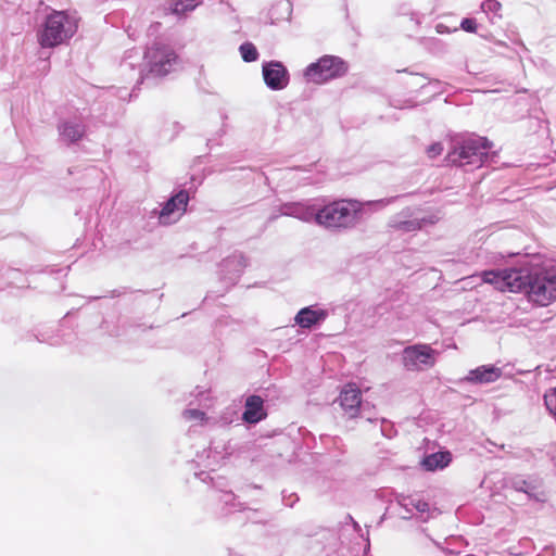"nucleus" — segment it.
<instances>
[{
	"label": "nucleus",
	"mask_w": 556,
	"mask_h": 556,
	"mask_svg": "<svg viewBox=\"0 0 556 556\" xmlns=\"http://www.w3.org/2000/svg\"><path fill=\"white\" fill-rule=\"evenodd\" d=\"M396 199L386 198L375 201L356 199H336L318 204L317 226L333 233H343L355 229L372 213L384 208Z\"/></svg>",
	"instance_id": "nucleus-1"
},
{
	"label": "nucleus",
	"mask_w": 556,
	"mask_h": 556,
	"mask_svg": "<svg viewBox=\"0 0 556 556\" xmlns=\"http://www.w3.org/2000/svg\"><path fill=\"white\" fill-rule=\"evenodd\" d=\"M78 29V18L66 11L53 10L38 29V43L41 48H55L66 43Z\"/></svg>",
	"instance_id": "nucleus-2"
},
{
	"label": "nucleus",
	"mask_w": 556,
	"mask_h": 556,
	"mask_svg": "<svg viewBox=\"0 0 556 556\" xmlns=\"http://www.w3.org/2000/svg\"><path fill=\"white\" fill-rule=\"evenodd\" d=\"M493 143L485 137H468L454 142L452 150L447 153L445 162L447 164L472 168L481 167L493 156L490 151Z\"/></svg>",
	"instance_id": "nucleus-3"
},
{
	"label": "nucleus",
	"mask_w": 556,
	"mask_h": 556,
	"mask_svg": "<svg viewBox=\"0 0 556 556\" xmlns=\"http://www.w3.org/2000/svg\"><path fill=\"white\" fill-rule=\"evenodd\" d=\"M534 267L504 268L484 270L482 280L485 283L493 285L496 290L502 292L530 291Z\"/></svg>",
	"instance_id": "nucleus-4"
},
{
	"label": "nucleus",
	"mask_w": 556,
	"mask_h": 556,
	"mask_svg": "<svg viewBox=\"0 0 556 556\" xmlns=\"http://www.w3.org/2000/svg\"><path fill=\"white\" fill-rule=\"evenodd\" d=\"M144 62V68L148 73L143 75V70H140L138 83H142L149 75H167L177 62V54L172 47L161 42H154L151 47L147 48Z\"/></svg>",
	"instance_id": "nucleus-5"
},
{
	"label": "nucleus",
	"mask_w": 556,
	"mask_h": 556,
	"mask_svg": "<svg viewBox=\"0 0 556 556\" xmlns=\"http://www.w3.org/2000/svg\"><path fill=\"white\" fill-rule=\"evenodd\" d=\"M527 296L530 302L540 306L556 301V268H535Z\"/></svg>",
	"instance_id": "nucleus-6"
},
{
	"label": "nucleus",
	"mask_w": 556,
	"mask_h": 556,
	"mask_svg": "<svg viewBox=\"0 0 556 556\" xmlns=\"http://www.w3.org/2000/svg\"><path fill=\"white\" fill-rule=\"evenodd\" d=\"M346 72L348 65L343 59L336 55H324L304 70V77L307 81L324 84L343 76Z\"/></svg>",
	"instance_id": "nucleus-7"
},
{
	"label": "nucleus",
	"mask_w": 556,
	"mask_h": 556,
	"mask_svg": "<svg viewBox=\"0 0 556 556\" xmlns=\"http://www.w3.org/2000/svg\"><path fill=\"white\" fill-rule=\"evenodd\" d=\"M438 351L428 344H414L403 350L402 361L409 371L426 370L434 366Z\"/></svg>",
	"instance_id": "nucleus-8"
},
{
	"label": "nucleus",
	"mask_w": 556,
	"mask_h": 556,
	"mask_svg": "<svg viewBox=\"0 0 556 556\" xmlns=\"http://www.w3.org/2000/svg\"><path fill=\"white\" fill-rule=\"evenodd\" d=\"M338 402L349 418L361 416L370 422L372 421V418L366 414L367 404L362 403L361 391L357 388L351 384L346 386L341 391Z\"/></svg>",
	"instance_id": "nucleus-9"
},
{
	"label": "nucleus",
	"mask_w": 556,
	"mask_h": 556,
	"mask_svg": "<svg viewBox=\"0 0 556 556\" xmlns=\"http://www.w3.org/2000/svg\"><path fill=\"white\" fill-rule=\"evenodd\" d=\"M190 195L187 190H179L173 194L162 206L159 220L162 225H170L177 222L186 212Z\"/></svg>",
	"instance_id": "nucleus-10"
},
{
	"label": "nucleus",
	"mask_w": 556,
	"mask_h": 556,
	"mask_svg": "<svg viewBox=\"0 0 556 556\" xmlns=\"http://www.w3.org/2000/svg\"><path fill=\"white\" fill-rule=\"evenodd\" d=\"M317 213H318V204H307L301 202H290L280 205L279 214H273L269 216L268 220H275L279 215L290 216L298 218L305 223H315L317 224Z\"/></svg>",
	"instance_id": "nucleus-11"
},
{
	"label": "nucleus",
	"mask_w": 556,
	"mask_h": 556,
	"mask_svg": "<svg viewBox=\"0 0 556 556\" xmlns=\"http://www.w3.org/2000/svg\"><path fill=\"white\" fill-rule=\"evenodd\" d=\"M265 85L270 90L285 89L290 80L287 67L279 61L265 62L262 66Z\"/></svg>",
	"instance_id": "nucleus-12"
},
{
	"label": "nucleus",
	"mask_w": 556,
	"mask_h": 556,
	"mask_svg": "<svg viewBox=\"0 0 556 556\" xmlns=\"http://www.w3.org/2000/svg\"><path fill=\"white\" fill-rule=\"evenodd\" d=\"M427 224H433V220L416 215L409 207L404 208L399 214L393 216L389 223L390 227L402 232L417 231Z\"/></svg>",
	"instance_id": "nucleus-13"
},
{
	"label": "nucleus",
	"mask_w": 556,
	"mask_h": 556,
	"mask_svg": "<svg viewBox=\"0 0 556 556\" xmlns=\"http://www.w3.org/2000/svg\"><path fill=\"white\" fill-rule=\"evenodd\" d=\"M247 266L248 260L241 252L232 253L224 258L219 265L222 279L230 285H235Z\"/></svg>",
	"instance_id": "nucleus-14"
},
{
	"label": "nucleus",
	"mask_w": 556,
	"mask_h": 556,
	"mask_svg": "<svg viewBox=\"0 0 556 556\" xmlns=\"http://www.w3.org/2000/svg\"><path fill=\"white\" fill-rule=\"evenodd\" d=\"M502 374V368L495 365H482L469 370L463 381L471 384H488L498 380Z\"/></svg>",
	"instance_id": "nucleus-15"
},
{
	"label": "nucleus",
	"mask_w": 556,
	"mask_h": 556,
	"mask_svg": "<svg viewBox=\"0 0 556 556\" xmlns=\"http://www.w3.org/2000/svg\"><path fill=\"white\" fill-rule=\"evenodd\" d=\"M267 413L264 408V400L260 395L252 394L245 400L242 420L247 424H257L265 419Z\"/></svg>",
	"instance_id": "nucleus-16"
},
{
	"label": "nucleus",
	"mask_w": 556,
	"mask_h": 556,
	"mask_svg": "<svg viewBox=\"0 0 556 556\" xmlns=\"http://www.w3.org/2000/svg\"><path fill=\"white\" fill-rule=\"evenodd\" d=\"M58 130L60 139L70 144L80 140L86 132L85 125L77 119H64L59 123Z\"/></svg>",
	"instance_id": "nucleus-17"
},
{
	"label": "nucleus",
	"mask_w": 556,
	"mask_h": 556,
	"mask_svg": "<svg viewBox=\"0 0 556 556\" xmlns=\"http://www.w3.org/2000/svg\"><path fill=\"white\" fill-rule=\"evenodd\" d=\"M327 316L328 313L325 309H314L313 306H306L298 312L294 320L301 328L309 329L324 321Z\"/></svg>",
	"instance_id": "nucleus-18"
},
{
	"label": "nucleus",
	"mask_w": 556,
	"mask_h": 556,
	"mask_svg": "<svg viewBox=\"0 0 556 556\" xmlns=\"http://www.w3.org/2000/svg\"><path fill=\"white\" fill-rule=\"evenodd\" d=\"M452 462V454L448 451H440L427 455L422 459V467L428 471L443 469Z\"/></svg>",
	"instance_id": "nucleus-19"
},
{
	"label": "nucleus",
	"mask_w": 556,
	"mask_h": 556,
	"mask_svg": "<svg viewBox=\"0 0 556 556\" xmlns=\"http://www.w3.org/2000/svg\"><path fill=\"white\" fill-rule=\"evenodd\" d=\"M509 484L515 491L526 493L529 497L539 500L538 490L540 485L535 479H525L522 476H516L509 480Z\"/></svg>",
	"instance_id": "nucleus-20"
},
{
	"label": "nucleus",
	"mask_w": 556,
	"mask_h": 556,
	"mask_svg": "<svg viewBox=\"0 0 556 556\" xmlns=\"http://www.w3.org/2000/svg\"><path fill=\"white\" fill-rule=\"evenodd\" d=\"M203 0H170L168 5L165 8L169 13L181 17L188 12L193 11Z\"/></svg>",
	"instance_id": "nucleus-21"
},
{
	"label": "nucleus",
	"mask_w": 556,
	"mask_h": 556,
	"mask_svg": "<svg viewBox=\"0 0 556 556\" xmlns=\"http://www.w3.org/2000/svg\"><path fill=\"white\" fill-rule=\"evenodd\" d=\"M23 274L15 268H8L0 273V290L7 287H23Z\"/></svg>",
	"instance_id": "nucleus-22"
},
{
	"label": "nucleus",
	"mask_w": 556,
	"mask_h": 556,
	"mask_svg": "<svg viewBox=\"0 0 556 556\" xmlns=\"http://www.w3.org/2000/svg\"><path fill=\"white\" fill-rule=\"evenodd\" d=\"M400 505L407 514H412L413 510H416L422 516L425 513L429 511V504L420 498L404 497L403 501L400 502Z\"/></svg>",
	"instance_id": "nucleus-23"
},
{
	"label": "nucleus",
	"mask_w": 556,
	"mask_h": 556,
	"mask_svg": "<svg viewBox=\"0 0 556 556\" xmlns=\"http://www.w3.org/2000/svg\"><path fill=\"white\" fill-rule=\"evenodd\" d=\"M239 51H240L242 60L247 63L256 61L260 55L256 47L252 42H249V41L240 45Z\"/></svg>",
	"instance_id": "nucleus-24"
},
{
	"label": "nucleus",
	"mask_w": 556,
	"mask_h": 556,
	"mask_svg": "<svg viewBox=\"0 0 556 556\" xmlns=\"http://www.w3.org/2000/svg\"><path fill=\"white\" fill-rule=\"evenodd\" d=\"M219 501L225 505V507H229L228 511L232 509L241 510L243 508L241 503L236 502V495L230 491L223 492L219 496Z\"/></svg>",
	"instance_id": "nucleus-25"
},
{
	"label": "nucleus",
	"mask_w": 556,
	"mask_h": 556,
	"mask_svg": "<svg viewBox=\"0 0 556 556\" xmlns=\"http://www.w3.org/2000/svg\"><path fill=\"white\" fill-rule=\"evenodd\" d=\"M544 403H545L546 409L552 415H556V387L552 388L545 392Z\"/></svg>",
	"instance_id": "nucleus-26"
},
{
	"label": "nucleus",
	"mask_w": 556,
	"mask_h": 556,
	"mask_svg": "<svg viewBox=\"0 0 556 556\" xmlns=\"http://www.w3.org/2000/svg\"><path fill=\"white\" fill-rule=\"evenodd\" d=\"M380 431L381 434L388 439H392L396 435V429L393 425V422L382 418L380 420Z\"/></svg>",
	"instance_id": "nucleus-27"
},
{
	"label": "nucleus",
	"mask_w": 556,
	"mask_h": 556,
	"mask_svg": "<svg viewBox=\"0 0 556 556\" xmlns=\"http://www.w3.org/2000/svg\"><path fill=\"white\" fill-rule=\"evenodd\" d=\"M182 416L187 420H203L205 413L197 408H188L182 412Z\"/></svg>",
	"instance_id": "nucleus-28"
},
{
	"label": "nucleus",
	"mask_w": 556,
	"mask_h": 556,
	"mask_svg": "<svg viewBox=\"0 0 556 556\" xmlns=\"http://www.w3.org/2000/svg\"><path fill=\"white\" fill-rule=\"evenodd\" d=\"M460 28L467 33L477 31V21L472 17H465L460 22Z\"/></svg>",
	"instance_id": "nucleus-29"
},
{
	"label": "nucleus",
	"mask_w": 556,
	"mask_h": 556,
	"mask_svg": "<svg viewBox=\"0 0 556 556\" xmlns=\"http://www.w3.org/2000/svg\"><path fill=\"white\" fill-rule=\"evenodd\" d=\"M443 152V146L441 142H434L427 149V154L430 159H434Z\"/></svg>",
	"instance_id": "nucleus-30"
},
{
	"label": "nucleus",
	"mask_w": 556,
	"mask_h": 556,
	"mask_svg": "<svg viewBox=\"0 0 556 556\" xmlns=\"http://www.w3.org/2000/svg\"><path fill=\"white\" fill-rule=\"evenodd\" d=\"M482 9L497 13L502 9V4L497 0H486L482 3Z\"/></svg>",
	"instance_id": "nucleus-31"
},
{
	"label": "nucleus",
	"mask_w": 556,
	"mask_h": 556,
	"mask_svg": "<svg viewBox=\"0 0 556 556\" xmlns=\"http://www.w3.org/2000/svg\"><path fill=\"white\" fill-rule=\"evenodd\" d=\"M299 501V497L295 493L287 494L285 491L282 492V503L288 507H293V505Z\"/></svg>",
	"instance_id": "nucleus-32"
},
{
	"label": "nucleus",
	"mask_w": 556,
	"mask_h": 556,
	"mask_svg": "<svg viewBox=\"0 0 556 556\" xmlns=\"http://www.w3.org/2000/svg\"><path fill=\"white\" fill-rule=\"evenodd\" d=\"M208 453H210L207 456L208 458L211 457V454L214 453V455H213L214 462L213 463L210 462L207 465L208 467H212L214 464L219 463V460H222L224 458V455L222 454V452L217 451V446H214V447L210 446Z\"/></svg>",
	"instance_id": "nucleus-33"
},
{
	"label": "nucleus",
	"mask_w": 556,
	"mask_h": 556,
	"mask_svg": "<svg viewBox=\"0 0 556 556\" xmlns=\"http://www.w3.org/2000/svg\"><path fill=\"white\" fill-rule=\"evenodd\" d=\"M195 477L202 480L203 482H206L207 480L213 481V478L211 477L210 472L206 471L197 472Z\"/></svg>",
	"instance_id": "nucleus-34"
},
{
	"label": "nucleus",
	"mask_w": 556,
	"mask_h": 556,
	"mask_svg": "<svg viewBox=\"0 0 556 556\" xmlns=\"http://www.w3.org/2000/svg\"><path fill=\"white\" fill-rule=\"evenodd\" d=\"M121 67L123 68V71L134 70V65L131 62L128 61V58L123 60V62L121 63Z\"/></svg>",
	"instance_id": "nucleus-35"
},
{
	"label": "nucleus",
	"mask_w": 556,
	"mask_h": 556,
	"mask_svg": "<svg viewBox=\"0 0 556 556\" xmlns=\"http://www.w3.org/2000/svg\"><path fill=\"white\" fill-rule=\"evenodd\" d=\"M488 445H490V447H493V446H497L494 442H492L491 440H486L485 443L483 444V447L488 448Z\"/></svg>",
	"instance_id": "nucleus-36"
},
{
	"label": "nucleus",
	"mask_w": 556,
	"mask_h": 556,
	"mask_svg": "<svg viewBox=\"0 0 556 556\" xmlns=\"http://www.w3.org/2000/svg\"><path fill=\"white\" fill-rule=\"evenodd\" d=\"M173 126H174V128H175V130H176V134H177V132H179V131L181 130V128H182V127L180 126V124H179V123H177V122H174V123H173Z\"/></svg>",
	"instance_id": "nucleus-37"
},
{
	"label": "nucleus",
	"mask_w": 556,
	"mask_h": 556,
	"mask_svg": "<svg viewBox=\"0 0 556 556\" xmlns=\"http://www.w3.org/2000/svg\"><path fill=\"white\" fill-rule=\"evenodd\" d=\"M402 518H403V519H409V518H410V516H409V515H402Z\"/></svg>",
	"instance_id": "nucleus-38"
},
{
	"label": "nucleus",
	"mask_w": 556,
	"mask_h": 556,
	"mask_svg": "<svg viewBox=\"0 0 556 556\" xmlns=\"http://www.w3.org/2000/svg\"><path fill=\"white\" fill-rule=\"evenodd\" d=\"M498 447H500L501 450H505V445H504V444L500 445Z\"/></svg>",
	"instance_id": "nucleus-39"
}]
</instances>
